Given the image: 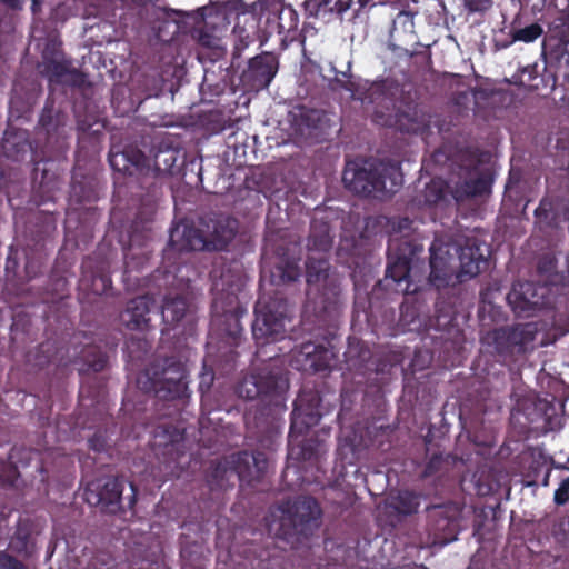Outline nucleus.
Listing matches in <instances>:
<instances>
[{"instance_id": "13d9d810", "label": "nucleus", "mask_w": 569, "mask_h": 569, "mask_svg": "<svg viewBox=\"0 0 569 569\" xmlns=\"http://www.w3.org/2000/svg\"><path fill=\"white\" fill-rule=\"evenodd\" d=\"M6 4H8L11 8H19L20 7V0H1Z\"/></svg>"}, {"instance_id": "69168bd1", "label": "nucleus", "mask_w": 569, "mask_h": 569, "mask_svg": "<svg viewBox=\"0 0 569 569\" xmlns=\"http://www.w3.org/2000/svg\"><path fill=\"white\" fill-rule=\"evenodd\" d=\"M179 172H180V179L184 178L186 173L183 172V168L180 167Z\"/></svg>"}, {"instance_id": "7ed1b4c3", "label": "nucleus", "mask_w": 569, "mask_h": 569, "mask_svg": "<svg viewBox=\"0 0 569 569\" xmlns=\"http://www.w3.org/2000/svg\"><path fill=\"white\" fill-rule=\"evenodd\" d=\"M483 243L476 237L466 238L463 243L452 242L450 238H435L430 246V282L445 287L452 278L451 262L458 254L459 270L457 279L462 282L478 276L488 264Z\"/></svg>"}, {"instance_id": "7c9ffc66", "label": "nucleus", "mask_w": 569, "mask_h": 569, "mask_svg": "<svg viewBox=\"0 0 569 569\" xmlns=\"http://www.w3.org/2000/svg\"><path fill=\"white\" fill-rule=\"evenodd\" d=\"M44 72L50 77H61L68 71V64L58 49V42L51 40L43 50Z\"/></svg>"}, {"instance_id": "f704fd0d", "label": "nucleus", "mask_w": 569, "mask_h": 569, "mask_svg": "<svg viewBox=\"0 0 569 569\" xmlns=\"http://www.w3.org/2000/svg\"><path fill=\"white\" fill-rule=\"evenodd\" d=\"M421 495L411 490H400L391 497L389 507L403 516L418 512Z\"/></svg>"}, {"instance_id": "3c124183", "label": "nucleus", "mask_w": 569, "mask_h": 569, "mask_svg": "<svg viewBox=\"0 0 569 569\" xmlns=\"http://www.w3.org/2000/svg\"><path fill=\"white\" fill-rule=\"evenodd\" d=\"M519 42L518 40H513V34L509 31L508 34H506L505 38H495L493 39V48L496 51H500L503 49L509 48L513 43Z\"/></svg>"}, {"instance_id": "473e14b6", "label": "nucleus", "mask_w": 569, "mask_h": 569, "mask_svg": "<svg viewBox=\"0 0 569 569\" xmlns=\"http://www.w3.org/2000/svg\"><path fill=\"white\" fill-rule=\"evenodd\" d=\"M301 269L296 260H280L271 270L270 281L274 286L288 284L297 281Z\"/></svg>"}, {"instance_id": "a211bd4d", "label": "nucleus", "mask_w": 569, "mask_h": 569, "mask_svg": "<svg viewBox=\"0 0 569 569\" xmlns=\"http://www.w3.org/2000/svg\"><path fill=\"white\" fill-rule=\"evenodd\" d=\"M430 530L445 541L456 539L459 527V510L455 505H437L427 509Z\"/></svg>"}, {"instance_id": "a18cd8bd", "label": "nucleus", "mask_w": 569, "mask_h": 569, "mask_svg": "<svg viewBox=\"0 0 569 569\" xmlns=\"http://www.w3.org/2000/svg\"><path fill=\"white\" fill-rule=\"evenodd\" d=\"M469 12H485L492 7V0H463Z\"/></svg>"}, {"instance_id": "4be33fe9", "label": "nucleus", "mask_w": 569, "mask_h": 569, "mask_svg": "<svg viewBox=\"0 0 569 569\" xmlns=\"http://www.w3.org/2000/svg\"><path fill=\"white\" fill-rule=\"evenodd\" d=\"M241 16L244 18V24L240 26V19L237 20L233 28L236 41L231 54V67L239 68L240 59L244 49L254 43L258 38V22L254 17H248L244 11Z\"/></svg>"}, {"instance_id": "1a4fd4ad", "label": "nucleus", "mask_w": 569, "mask_h": 569, "mask_svg": "<svg viewBox=\"0 0 569 569\" xmlns=\"http://www.w3.org/2000/svg\"><path fill=\"white\" fill-rule=\"evenodd\" d=\"M342 181L345 187L360 196L379 197L393 192L401 181L396 167L382 161L366 160L361 164L347 162Z\"/></svg>"}, {"instance_id": "4468645a", "label": "nucleus", "mask_w": 569, "mask_h": 569, "mask_svg": "<svg viewBox=\"0 0 569 569\" xmlns=\"http://www.w3.org/2000/svg\"><path fill=\"white\" fill-rule=\"evenodd\" d=\"M279 67L278 57L272 52H262L248 62L240 80L250 90H262L269 87Z\"/></svg>"}, {"instance_id": "864d4df0", "label": "nucleus", "mask_w": 569, "mask_h": 569, "mask_svg": "<svg viewBox=\"0 0 569 569\" xmlns=\"http://www.w3.org/2000/svg\"><path fill=\"white\" fill-rule=\"evenodd\" d=\"M208 118L210 121L214 122V126L212 127L213 131H221L223 129V126L221 123V114L219 112H211L208 114Z\"/></svg>"}, {"instance_id": "f8f14e48", "label": "nucleus", "mask_w": 569, "mask_h": 569, "mask_svg": "<svg viewBox=\"0 0 569 569\" xmlns=\"http://www.w3.org/2000/svg\"><path fill=\"white\" fill-rule=\"evenodd\" d=\"M569 0L566 8L549 23L542 42V54L550 64L566 67L569 70ZM569 82V71L565 74Z\"/></svg>"}, {"instance_id": "412c9836", "label": "nucleus", "mask_w": 569, "mask_h": 569, "mask_svg": "<svg viewBox=\"0 0 569 569\" xmlns=\"http://www.w3.org/2000/svg\"><path fill=\"white\" fill-rule=\"evenodd\" d=\"M533 214L535 224L540 231L559 228L562 222V198L543 197Z\"/></svg>"}, {"instance_id": "f03ea898", "label": "nucleus", "mask_w": 569, "mask_h": 569, "mask_svg": "<svg viewBox=\"0 0 569 569\" xmlns=\"http://www.w3.org/2000/svg\"><path fill=\"white\" fill-rule=\"evenodd\" d=\"M237 1L210 2L196 10H180V33L190 34L197 42L200 62H217L227 53L224 37L242 11Z\"/></svg>"}, {"instance_id": "a19ab883", "label": "nucleus", "mask_w": 569, "mask_h": 569, "mask_svg": "<svg viewBox=\"0 0 569 569\" xmlns=\"http://www.w3.org/2000/svg\"><path fill=\"white\" fill-rule=\"evenodd\" d=\"M162 318L163 321L169 326L176 327L178 323V306L173 298L164 300L162 306Z\"/></svg>"}, {"instance_id": "6e6552de", "label": "nucleus", "mask_w": 569, "mask_h": 569, "mask_svg": "<svg viewBox=\"0 0 569 569\" xmlns=\"http://www.w3.org/2000/svg\"><path fill=\"white\" fill-rule=\"evenodd\" d=\"M183 233L180 242L192 251H223L236 236V221L223 216H204L197 221L180 219Z\"/></svg>"}, {"instance_id": "aec40b11", "label": "nucleus", "mask_w": 569, "mask_h": 569, "mask_svg": "<svg viewBox=\"0 0 569 569\" xmlns=\"http://www.w3.org/2000/svg\"><path fill=\"white\" fill-rule=\"evenodd\" d=\"M276 29L280 36V44L283 49L288 48L293 42H300L305 44V36L299 30V16L297 11L291 7H284L276 13Z\"/></svg>"}, {"instance_id": "bb28decb", "label": "nucleus", "mask_w": 569, "mask_h": 569, "mask_svg": "<svg viewBox=\"0 0 569 569\" xmlns=\"http://www.w3.org/2000/svg\"><path fill=\"white\" fill-rule=\"evenodd\" d=\"M423 251V246L407 234H392L388 240L387 254L412 262Z\"/></svg>"}, {"instance_id": "cd10ccee", "label": "nucleus", "mask_w": 569, "mask_h": 569, "mask_svg": "<svg viewBox=\"0 0 569 569\" xmlns=\"http://www.w3.org/2000/svg\"><path fill=\"white\" fill-rule=\"evenodd\" d=\"M109 161L114 170L123 171L129 176L142 173L146 168L144 156L134 150L112 153Z\"/></svg>"}, {"instance_id": "58836bf2", "label": "nucleus", "mask_w": 569, "mask_h": 569, "mask_svg": "<svg viewBox=\"0 0 569 569\" xmlns=\"http://www.w3.org/2000/svg\"><path fill=\"white\" fill-rule=\"evenodd\" d=\"M489 189L488 182L482 178L466 180L461 186V190H457L456 199L470 198L481 196Z\"/></svg>"}, {"instance_id": "37998d69", "label": "nucleus", "mask_w": 569, "mask_h": 569, "mask_svg": "<svg viewBox=\"0 0 569 569\" xmlns=\"http://www.w3.org/2000/svg\"><path fill=\"white\" fill-rule=\"evenodd\" d=\"M376 3L373 0H353L351 7V18L350 20L355 21L361 17L362 13L367 12L368 9L375 7Z\"/></svg>"}, {"instance_id": "b1692460", "label": "nucleus", "mask_w": 569, "mask_h": 569, "mask_svg": "<svg viewBox=\"0 0 569 569\" xmlns=\"http://www.w3.org/2000/svg\"><path fill=\"white\" fill-rule=\"evenodd\" d=\"M508 28L513 34V40L523 43H531L543 33L541 24L535 21L528 11L522 9L513 17Z\"/></svg>"}, {"instance_id": "f3484780", "label": "nucleus", "mask_w": 569, "mask_h": 569, "mask_svg": "<svg viewBox=\"0 0 569 569\" xmlns=\"http://www.w3.org/2000/svg\"><path fill=\"white\" fill-rule=\"evenodd\" d=\"M138 383L142 389L153 391L160 399L174 400L178 395V367L171 363L161 372L157 369L147 370L139 377Z\"/></svg>"}, {"instance_id": "c9c22d12", "label": "nucleus", "mask_w": 569, "mask_h": 569, "mask_svg": "<svg viewBox=\"0 0 569 569\" xmlns=\"http://www.w3.org/2000/svg\"><path fill=\"white\" fill-rule=\"evenodd\" d=\"M329 87L332 90H345L350 92L352 99L367 101L368 102V89L366 92L360 91V86L350 79V77L341 72V77L336 76L329 83Z\"/></svg>"}, {"instance_id": "393cba45", "label": "nucleus", "mask_w": 569, "mask_h": 569, "mask_svg": "<svg viewBox=\"0 0 569 569\" xmlns=\"http://www.w3.org/2000/svg\"><path fill=\"white\" fill-rule=\"evenodd\" d=\"M330 263L326 253H313L308 254L306 261V278L309 286H320L329 283L332 286L331 292L333 296L338 293V287L333 284L332 280L329 279Z\"/></svg>"}, {"instance_id": "bf43d9fd", "label": "nucleus", "mask_w": 569, "mask_h": 569, "mask_svg": "<svg viewBox=\"0 0 569 569\" xmlns=\"http://www.w3.org/2000/svg\"><path fill=\"white\" fill-rule=\"evenodd\" d=\"M411 224V221L408 218H405L399 223V229L409 228Z\"/></svg>"}, {"instance_id": "c756f323", "label": "nucleus", "mask_w": 569, "mask_h": 569, "mask_svg": "<svg viewBox=\"0 0 569 569\" xmlns=\"http://www.w3.org/2000/svg\"><path fill=\"white\" fill-rule=\"evenodd\" d=\"M346 360L350 368L359 371L360 373H366L371 369V359L372 352L370 348L362 341H357L356 343H349L346 352Z\"/></svg>"}, {"instance_id": "ddd939ff", "label": "nucleus", "mask_w": 569, "mask_h": 569, "mask_svg": "<svg viewBox=\"0 0 569 569\" xmlns=\"http://www.w3.org/2000/svg\"><path fill=\"white\" fill-rule=\"evenodd\" d=\"M549 288L533 281L513 283L507 300L518 317H530L536 310L548 306Z\"/></svg>"}, {"instance_id": "72a5a7b5", "label": "nucleus", "mask_w": 569, "mask_h": 569, "mask_svg": "<svg viewBox=\"0 0 569 569\" xmlns=\"http://www.w3.org/2000/svg\"><path fill=\"white\" fill-rule=\"evenodd\" d=\"M292 114L293 126L301 134H310L311 130L318 129L323 117L319 110L306 107L298 108Z\"/></svg>"}, {"instance_id": "4d7b16f0", "label": "nucleus", "mask_w": 569, "mask_h": 569, "mask_svg": "<svg viewBox=\"0 0 569 569\" xmlns=\"http://www.w3.org/2000/svg\"><path fill=\"white\" fill-rule=\"evenodd\" d=\"M127 4L131 2L134 6L142 7L149 3L151 0H123Z\"/></svg>"}, {"instance_id": "423d86ee", "label": "nucleus", "mask_w": 569, "mask_h": 569, "mask_svg": "<svg viewBox=\"0 0 569 569\" xmlns=\"http://www.w3.org/2000/svg\"><path fill=\"white\" fill-rule=\"evenodd\" d=\"M268 469V457L263 451H239L212 463L207 473L211 490H226L234 486V480L252 486L260 481Z\"/></svg>"}, {"instance_id": "0eeeda50", "label": "nucleus", "mask_w": 569, "mask_h": 569, "mask_svg": "<svg viewBox=\"0 0 569 569\" xmlns=\"http://www.w3.org/2000/svg\"><path fill=\"white\" fill-rule=\"evenodd\" d=\"M319 402L320 398L313 392L300 393L295 400L289 431V459L311 465L318 462L320 442L310 438L295 445V438L319 423L321 418L318 410Z\"/></svg>"}, {"instance_id": "6ab92c4d", "label": "nucleus", "mask_w": 569, "mask_h": 569, "mask_svg": "<svg viewBox=\"0 0 569 569\" xmlns=\"http://www.w3.org/2000/svg\"><path fill=\"white\" fill-rule=\"evenodd\" d=\"M388 257L386 276L377 283L378 288H383L393 292H408L410 282L411 263L407 260H398L395 257Z\"/></svg>"}, {"instance_id": "9b49d317", "label": "nucleus", "mask_w": 569, "mask_h": 569, "mask_svg": "<svg viewBox=\"0 0 569 569\" xmlns=\"http://www.w3.org/2000/svg\"><path fill=\"white\" fill-rule=\"evenodd\" d=\"M535 340V331L530 323L506 326L489 331L485 341L506 361H515L516 357L527 351V346Z\"/></svg>"}, {"instance_id": "a878e982", "label": "nucleus", "mask_w": 569, "mask_h": 569, "mask_svg": "<svg viewBox=\"0 0 569 569\" xmlns=\"http://www.w3.org/2000/svg\"><path fill=\"white\" fill-rule=\"evenodd\" d=\"M150 310L149 299L137 297L130 300L126 309L120 313V321L130 330H141L148 323Z\"/></svg>"}, {"instance_id": "6e6d98bb", "label": "nucleus", "mask_w": 569, "mask_h": 569, "mask_svg": "<svg viewBox=\"0 0 569 569\" xmlns=\"http://www.w3.org/2000/svg\"><path fill=\"white\" fill-rule=\"evenodd\" d=\"M182 558H183V551L180 548V560H182ZM180 569H202V567L200 565L187 567L186 565L182 563V561H180Z\"/></svg>"}, {"instance_id": "5fc2aeb1", "label": "nucleus", "mask_w": 569, "mask_h": 569, "mask_svg": "<svg viewBox=\"0 0 569 569\" xmlns=\"http://www.w3.org/2000/svg\"><path fill=\"white\" fill-rule=\"evenodd\" d=\"M562 221L569 222V200L562 198Z\"/></svg>"}, {"instance_id": "20e7f679", "label": "nucleus", "mask_w": 569, "mask_h": 569, "mask_svg": "<svg viewBox=\"0 0 569 569\" xmlns=\"http://www.w3.org/2000/svg\"><path fill=\"white\" fill-rule=\"evenodd\" d=\"M322 510L315 498L298 496L271 506L264 522L269 533L296 547L319 528Z\"/></svg>"}, {"instance_id": "4c0bfd02", "label": "nucleus", "mask_w": 569, "mask_h": 569, "mask_svg": "<svg viewBox=\"0 0 569 569\" xmlns=\"http://www.w3.org/2000/svg\"><path fill=\"white\" fill-rule=\"evenodd\" d=\"M153 446L163 456L174 457L178 453V443L173 433L159 431L154 437Z\"/></svg>"}, {"instance_id": "de8ad7c7", "label": "nucleus", "mask_w": 569, "mask_h": 569, "mask_svg": "<svg viewBox=\"0 0 569 569\" xmlns=\"http://www.w3.org/2000/svg\"><path fill=\"white\" fill-rule=\"evenodd\" d=\"M0 569H29V568L9 555L0 553Z\"/></svg>"}, {"instance_id": "dca6fc26", "label": "nucleus", "mask_w": 569, "mask_h": 569, "mask_svg": "<svg viewBox=\"0 0 569 569\" xmlns=\"http://www.w3.org/2000/svg\"><path fill=\"white\" fill-rule=\"evenodd\" d=\"M122 495V483L113 477H106L91 481L86 491V501L103 511L114 512L119 508Z\"/></svg>"}, {"instance_id": "8fccbe9b", "label": "nucleus", "mask_w": 569, "mask_h": 569, "mask_svg": "<svg viewBox=\"0 0 569 569\" xmlns=\"http://www.w3.org/2000/svg\"><path fill=\"white\" fill-rule=\"evenodd\" d=\"M401 23L403 27L409 26L413 27V16L408 11H400L397 17L393 19L392 31L397 30V26Z\"/></svg>"}, {"instance_id": "603ef678", "label": "nucleus", "mask_w": 569, "mask_h": 569, "mask_svg": "<svg viewBox=\"0 0 569 569\" xmlns=\"http://www.w3.org/2000/svg\"><path fill=\"white\" fill-rule=\"evenodd\" d=\"M556 7V0H533L532 10L542 11Z\"/></svg>"}, {"instance_id": "0e129e2a", "label": "nucleus", "mask_w": 569, "mask_h": 569, "mask_svg": "<svg viewBox=\"0 0 569 569\" xmlns=\"http://www.w3.org/2000/svg\"><path fill=\"white\" fill-rule=\"evenodd\" d=\"M567 279H568V282H569V256H568V259H567Z\"/></svg>"}, {"instance_id": "f257e3e1", "label": "nucleus", "mask_w": 569, "mask_h": 569, "mask_svg": "<svg viewBox=\"0 0 569 569\" xmlns=\"http://www.w3.org/2000/svg\"><path fill=\"white\" fill-rule=\"evenodd\" d=\"M289 381L280 372L261 369L244 375L236 387L240 398L258 400L259 408L253 418L246 415L248 437L264 450H274L280 425L277 416L286 410V393Z\"/></svg>"}, {"instance_id": "2eb2a0df", "label": "nucleus", "mask_w": 569, "mask_h": 569, "mask_svg": "<svg viewBox=\"0 0 569 569\" xmlns=\"http://www.w3.org/2000/svg\"><path fill=\"white\" fill-rule=\"evenodd\" d=\"M333 353L322 343L302 342L292 353V366L303 372L327 371L331 367Z\"/></svg>"}, {"instance_id": "ea45409f", "label": "nucleus", "mask_w": 569, "mask_h": 569, "mask_svg": "<svg viewBox=\"0 0 569 569\" xmlns=\"http://www.w3.org/2000/svg\"><path fill=\"white\" fill-rule=\"evenodd\" d=\"M446 197V190L443 188L442 182L431 181V183L427 184L425 191L426 202L429 204H436L439 201L443 200Z\"/></svg>"}, {"instance_id": "39448f33", "label": "nucleus", "mask_w": 569, "mask_h": 569, "mask_svg": "<svg viewBox=\"0 0 569 569\" xmlns=\"http://www.w3.org/2000/svg\"><path fill=\"white\" fill-rule=\"evenodd\" d=\"M399 88L383 79L368 88V103L375 106L373 119L377 123L395 128L401 132L420 133L429 127V117L418 103L398 99Z\"/></svg>"}, {"instance_id": "e2e57ef3", "label": "nucleus", "mask_w": 569, "mask_h": 569, "mask_svg": "<svg viewBox=\"0 0 569 569\" xmlns=\"http://www.w3.org/2000/svg\"><path fill=\"white\" fill-rule=\"evenodd\" d=\"M93 369L96 371L101 370L102 369V365L101 363H96V365H93Z\"/></svg>"}, {"instance_id": "c85d7f7f", "label": "nucleus", "mask_w": 569, "mask_h": 569, "mask_svg": "<svg viewBox=\"0 0 569 569\" xmlns=\"http://www.w3.org/2000/svg\"><path fill=\"white\" fill-rule=\"evenodd\" d=\"M309 252L328 253L332 247V237L330 226L323 221H313L310 226V232L307 243Z\"/></svg>"}, {"instance_id": "9d476101", "label": "nucleus", "mask_w": 569, "mask_h": 569, "mask_svg": "<svg viewBox=\"0 0 569 569\" xmlns=\"http://www.w3.org/2000/svg\"><path fill=\"white\" fill-rule=\"evenodd\" d=\"M288 301L283 297H259L254 306L252 337L258 347L281 341L286 337V322L289 321Z\"/></svg>"}, {"instance_id": "09e8293b", "label": "nucleus", "mask_w": 569, "mask_h": 569, "mask_svg": "<svg viewBox=\"0 0 569 569\" xmlns=\"http://www.w3.org/2000/svg\"><path fill=\"white\" fill-rule=\"evenodd\" d=\"M226 318H227V320H230L233 322V326L226 330L227 335L236 340L237 337L242 331V326L240 323L239 315L237 312H234V313L226 315Z\"/></svg>"}, {"instance_id": "2f4dec72", "label": "nucleus", "mask_w": 569, "mask_h": 569, "mask_svg": "<svg viewBox=\"0 0 569 569\" xmlns=\"http://www.w3.org/2000/svg\"><path fill=\"white\" fill-rule=\"evenodd\" d=\"M403 359V353L400 350H382L376 355L369 371L381 376H390L393 369L402 365Z\"/></svg>"}, {"instance_id": "680f3d73", "label": "nucleus", "mask_w": 569, "mask_h": 569, "mask_svg": "<svg viewBox=\"0 0 569 569\" xmlns=\"http://www.w3.org/2000/svg\"><path fill=\"white\" fill-rule=\"evenodd\" d=\"M40 0H32V10L36 11Z\"/></svg>"}, {"instance_id": "c03bdc74", "label": "nucleus", "mask_w": 569, "mask_h": 569, "mask_svg": "<svg viewBox=\"0 0 569 569\" xmlns=\"http://www.w3.org/2000/svg\"><path fill=\"white\" fill-rule=\"evenodd\" d=\"M553 501L558 506H563L569 501V476L560 482L555 491Z\"/></svg>"}, {"instance_id": "49530a36", "label": "nucleus", "mask_w": 569, "mask_h": 569, "mask_svg": "<svg viewBox=\"0 0 569 569\" xmlns=\"http://www.w3.org/2000/svg\"><path fill=\"white\" fill-rule=\"evenodd\" d=\"M256 4L259 6L260 11H268L273 14L284 8L282 0H257Z\"/></svg>"}, {"instance_id": "5701e85b", "label": "nucleus", "mask_w": 569, "mask_h": 569, "mask_svg": "<svg viewBox=\"0 0 569 569\" xmlns=\"http://www.w3.org/2000/svg\"><path fill=\"white\" fill-rule=\"evenodd\" d=\"M353 0H306L305 11L309 17L326 21L342 20L343 14L351 9Z\"/></svg>"}, {"instance_id": "79ce46f5", "label": "nucleus", "mask_w": 569, "mask_h": 569, "mask_svg": "<svg viewBox=\"0 0 569 569\" xmlns=\"http://www.w3.org/2000/svg\"><path fill=\"white\" fill-rule=\"evenodd\" d=\"M176 161L174 151H161L156 156V166L159 170L172 171V164Z\"/></svg>"}, {"instance_id": "774afa93", "label": "nucleus", "mask_w": 569, "mask_h": 569, "mask_svg": "<svg viewBox=\"0 0 569 569\" xmlns=\"http://www.w3.org/2000/svg\"><path fill=\"white\" fill-rule=\"evenodd\" d=\"M130 488H131L132 492L134 493V487L132 483H130Z\"/></svg>"}, {"instance_id": "052dcab7", "label": "nucleus", "mask_w": 569, "mask_h": 569, "mask_svg": "<svg viewBox=\"0 0 569 569\" xmlns=\"http://www.w3.org/2000/svg\"><path fill=\"white\" fill-rule=\"evenodd\" d=\"M179 301H180V311H181L182 307H184L187 305L186 298L181 293H180ZM182 318H183V315L180 312V321L182 320Z\"/></svg>"}, {"instance_id": "e433bc0d", "label": "nucleus", "mask_w": 569, "mask_h": 569, "mask_svg": "<svg viewBox=\"0 0 569 569\" xmlns=\"http://www.w3.org/2000/svg\"><path fill=\"white\" fill-rule=\"evenodd\" d=\"M456 462V458L451 455L435 453L426 463L422 478H429L440 472H447Z\"/></svg>"}, {"instance_id": "338daca9", "label": "nucleus", "mask_w": 569, "mask_h": 569, "mask_svg": "<svg viewBox=\"0 0 569 569\" xmlns=\"http://www.w3.org/2000/svg\"><path fill=\"white\" fill-rule=\"evenodd\" d=\"M179 439H180V441H182V440H183V431H180Z\"/></svg>"}]
</instances>
